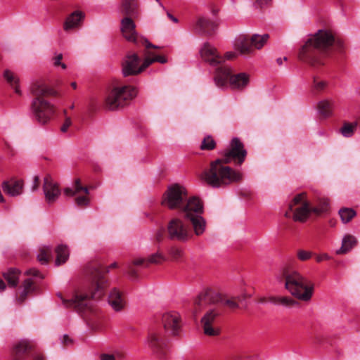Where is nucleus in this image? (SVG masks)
I'll use <instances>...</instances> for the list:
<instances>
[{
    "instance_id": "obj_57",
    "label": "nucleus",
    "mask_w": 360,
    "mask_h": 360,
    "mask_svg": "<svg viewBox=\"0 0 360 360\" xmlns=\"http://www.w3.org/2000/svg\"><path fill=\"white\" fill-rule=\"evenodd\" d=\"M39 184H40V182H39V178L38 176H34V178H33V184H32V191H37L39 187Z\"/></svg>"
},
{
    "instance_id": "obj_9",
    "label": "nucleus",
    "mask_w": 360,
    "mask_h": 360,
    "mask_svg": "<svg viewBox=\"0 0 360 360\" xmlns=\"http://www.w3.org/2000/svg\"><path fill=\"white\" fill-rule=\"evenodd\" d=\"M246 150L243 148V144L238 138L231 140L230 148L221 153L222 158L218 160L223 164L234 162L236 165L242 164L246 157Z\"/></svg>"
},
{
    "instance_id": "obj_12",
    "label": "nucleus",
    "mask_w": 360,
    "mask_h": 360,
    "mask_svg": "<svg viewBox=\"0 0 360 360\" xmlns=\"http://www.w3.org/2000/svg\"><path fill=\"white\" fill-rule=\"evenodd\" d=\"M168 238L171 240L186 241L189 238L188 227L179 218H172L167 226Z\"/></svg>"
},
{
    "instance_id": "obj_50",
    "label": "nucleus",
    "mask_w": 360,
    "mask_h": 360,
    "mask_svg": "<svg viewBox=\"0 0 360 360\" xmlns=\"http://www.w3.org/2000/svg\"><path fill=\"white\" fill-rule=\"evenodd\" d=\"M63 59V54L59 53L56 57L53 58V65L55 66L60 65L63 69H66L67 66L65 63H61V60Z\"/></svg>"
},
{
    "instance_id": "obj_26",
    "label": "nucleus",
    "mask_w": 360,
    "mask_h": 360,
    "mask_svg": "<svg viewBox=\"0 0 360 360\" xmlns=\"http://www.w3.org/2000/svg\"><path fill=\"white\" fill-rule=\"evenodd\" d=\"M166 261V257L161 252H157L150 255L148 258H140L133 261V264L139 266L143 265L148 267L150 264H160Z\"/></svg>"
},
{
    "instance_id": "obj_39",
    "label": "nucleus",
    "mask_w": 360,
    "mask_h": 360,
    "mask_svg": "<svg viewBox=\"0 0 360 360\" xmlns=\"http://www.w3.org/2000/svg\"><path fill=\"white\" fill-rule=\"evenodd\" d=\"M357 127V122L350 123L345 122L342 127L340 129V133L346 138L353 136Z\"/></svg>"
},
{
    "instance_id": "obj_11",
    "label": "nucleus",
    "mask_w": 360,
    "mask_h": 360,
    "mask_svg": "<svg viewBox=\"0 0 360 360\" xmlns=\"http://www.w3.org/2000/svg\"><path fill=\"white\" fill-rule=\"evenodd\" d=\"M220 311L217 308L209 309L201 318L200 322L204 333L207 336H217L221 330L217 323Z\"/></svg>"
},
{
    "instance_id": "obj_61",
    "label": "nucleus",
    "mask_w": 360,
    "mask_h": 360,
    "mask_svg": "<svg viewBox=\"0 0 360 360\" xmlns=\"http://www.w3.org/2000/svg\"><path fill=\"white\" fill-rule=\"evenodd\" d=\"M62 343L65 345H69L72 343V340L70 338L68 335H64L63 336Z\"/></svg>"
},
{
    "instance_id": "obj_37",
    "label": "nucleus",
    "mask_w": 360,
    "mask_h": 360,
    "mask_svg": "<svg viewBox=\"0 0 360 360\" xmlns=\"http://www.w3.org/2000/svg\"><path fill=\"white\" fill-rule=\"evenodd\" d=\"M83 191L85 195H89V189L86 186H82L81 185V181L79 179H76L74 182V189L71 188H65L63 191L64 194L67 196H74L77 193Z\"/></svg>"
},
{
    "instance_id": "obj_35",
    "label": "nucleus",
    "mask_w": 360,
    "mask_h": 360,
    "mask_svg": "<svg viewBox=\"0 0 360 360\" xmlns=\"http://www.w3.org/2000/svg\"><path fill=\"white\" fill-rule=\"evenodd\" d=\"M328 85L329 82L321 79L319 76L314 75L312 77L311 90L314 94H321L325 91Z\"/></svg>"
},
{
    "instance_id": "obj_32",
    "label": "nucleus",
    "mask_w": 360,
    "mask_h": 360,
    "mask_svg": "<svg viewBox=\"0 0 360 360\" xmlns=\"http://www.w3.org/2000/svg\"><path fill=\"white\" fill-rule=\"evenodd\" d=\"M20 271L16 268H9L2 274L3 277L7 281L10 288H15L19 283Z\"/></svg>"
},
{
    "instance_id": "obj_49",
    "label": "nucleus",
    "mask_w": 360,
    "mask_h": 360,
    "mask_svg": "<svg viewBox=\"0 0 360 360\" xmlns=\"http://www.w3.org/2000/svg\"><path fill=\"white\" fill-rule=\"evenodd\" d=\"M88 195L79 196L75 198L76 204L79 207H85L87 206L89 203V200L87 197Z\"/></svg>"
},
{
    "instance_id": "obj_2",
    "label": "nucleus",
    "mask_w": 360,
    "mask_h": 360,
    "mask_svg": "<svg viewBox=\"0 0 360 360\" xmlns=\"http://www.w3.org/2000/svg\"><path fill=\"white\" fill-rule=\"evenodd\" d=\"M117 267H118L117 262H113L105 269L100 264L94 263L88 265L86 274L89 276L93 288L91 296L87 294H75L69 299H65L59 293L58 295L60 297L64 307L74 309L77 311H84L87 307V300L89 298L99 299L103 295L105 289L109 285V281L105 274L109 273L110 269Z\"/></svg>"
},
{
    "instance_id": "obj_16",
    "label": "nucleus",
    "mask_w": 360,
    "mask_h": 360,
    "mask_svg": "<svg viewBox=\"0 0 360 360\" xmlns=\"http://www.w3.org/2000/svg\"><path fill=\"white\" fill-rule=\"evenodd\" d=\"M219 295L210 290H207L199 294L195 300L194 314H198L209 304L217 303L219 301Z\"/></svg>"
},
{
    "instance_id": "obj_13",
    "label": "nucleus",
    "mask_w": 360,
    "mask_h": 360,
    "mask_svg": "<svg viewBox=\"0 0 360 360\" xmlns=\"http://www.w3.org/2000/svg\"><path fill=\"white\" fill-rule=\"evenodd\" d=\"M236 57V54L233 51L226 52L224 56H222L224 61L221 65H218L215 71L214 82L217 86L223 87L226 85L228 82V77L232 72V70L228 65L225 63V60H233Z\"/></svg>"
},
{
    "instance_id": "obj_8",
    "label": "nucleus",
    "mask_w": 360,
    "mask_h": 360,
    "mask_svg": "<svg viewBox=\"0 0 360 360\" xmlns=\"http://www.w3.org/2000/svg\"><path fill=\"white\" fill-rule=\"evenodd\" d=\"M34 120L41 125L47 124L55 113L54 106L41 98H34L31 104Z\"/></svg>"
},
{
    "instance_id": "obj_23",
    "label": "nucleus",
    "mask_w": 360,
    "mask_h": 360,
    "mask_svg": "<svg viewBox=\"0 0 360 360\" xmlns=\"http://www.w3.org/2000/svg\"><path fill=\"white\" fill-rule=\"evenodd\" d=\"M108 303L115 311H122L127 304L123 293L116 288L111 290L108 296Z\"/></svg>"
},
{
    "instance_id": "obj_15",
    "label": "nucleus",
    "mask_w": 360,
    "mask_h": 360,
    "mask_svg": "<svg viewBox=\"0 0 360 360\" xmlns=\"http://www.w3.org/2000/svg\"><path fill=\"white\" fill-rule=\"evenodd\" d=\"M162 324L165 330L172 335L179 334L181 329V319L177 312H168L162 315Z\"/></svg>"
},
{
    "instance_id": "obj_6",
    "label": "nucleus",
    "mask_w": 360,
    "mask_h": 360,
    "mask_svg": "<svg viewBox=\"0 0 360 360\" xmlns=\"http://www.w3.org/2000/svg\"><path fill=\"white\" fill-rule=\"evenodd\" d=\"M136 94L137 91L136 88L131 86L114 87L106 96L105 107L111 110L123 108L128 105Z\"/></svg>"
},
{
    "instance_id": "obj_10",
    "label": "nucleus",
    "mask_w": 360,
    "mask_h": 360,
    "mask_svg": "<svg viewBox=\"0 0 360 360\" xmlns=\"http://www.w3.org/2000/svg\"><path fill=\"white\" fill-rule=\"evenodd\" d=\"M148 342L149 347L159 359H163L167 358L169 348L167 340L164 337L161 329L152 330L148 334Z\"/></svg>"
},
{
    "instance_id": "obj_1",
    "label": "nucleus",
    "mask_w": 360,
    "mask_h": 360,
    "mask_svg": "<svg viewBox=\"0 0 360 360\" xmlns=\"http://www.w3.org/2000/svg\"><path fill=\"white\" fill-rule=\"evenodd\" d=\"M333 46L340 54L345 53L346 46L342 39L331 30H320L307 39L299 51L298 58L311 68L318 70L325 65Z\"/></svg>"
},
{
    "instance_id": "obj_54",
    "label": "nucleus",
    "mask_w": 360,
    "mask_h": 360,
    "mask_svg": "<svg viewBox=\"0 0 360 360\" xmlns=\"http://www.w3.org/2000/svg\"><path fill=\"white\" fill-rule=\"evenodd\" d=\"M25 274L27 275H30V276H36V277H39L41 278H43L44 276L40 274V272L37 269H30L29 270H27L26 272H25Z\"/></svg>"
},
{
    "instance_id": "obj_64",
    "label": "nucleus",
    "mask_w": 360,
    "mask_h": 360,
    "mask_svg": "<svg viewBox=\"0 0 360 360\" xmlns=\"http://www.w3.org/2000/svg\"><path fill=\"white\" fill-rule=\"evenodd\" d=\"M323 338L321 335H316L314 337V342L316 344H321L322 342Z\"/></svg>"
},
{
    "instance_id": "obj_33",
    "label": "nucleus",
    "mask_w": 360,
    "mask_h": 360,
    "mask_svg": "<svg viewBox=\"0 0 360 360\" xmlns=\"http://www.w3.org/2000/svg\"><path fill=\"white\" fill-rule=\"evenodd\" d=\"M228 80H229V84L232 89H242L248 84V76L244 72L233 75H231V73Z\"/></svg>"
},
{
    "instance_id": "obj_31",
    "label": "nucleus",
    "mask_w": 360,
    "mask_h": 360,
    "mask_svg": "<svg viewBox=\"0 0 360 360\" xmlns=\"http://www.w3.org/2000/svg\"><path fill=\"white\" fill-rule=\"evenodd\" d=\"M22 290L18 293L16 300L19 304H22L28 295L31 294L35 290L34 281L31 278L25 279L22 284Z\"/></svg>"
},
{
    "instance_id": "obj_59",
    "label": "nucleus",
    "mask_w": 360,
    "mask_h": 360,
    "mask_svg": "<svg viewBox=\"0 0 360 360\" xmlns=\"http://www.w3.org/2000/svg\"><path fill=\"white\" fill-rule=\"evenodd\" d=\"M128 274L132 279L137 278V272L131 265L129 266Z\"/></svg>"
},
{
    "instance_id": "obj_4",
    "label": "nucleus",
    "mask_w": 360,
    "mask_h": 360,
    "mask_svg": "<svg viewBox=\"0 0 360 360\" xmlns=\"http://www.w3.org/2000/svg\"><path fill=\"white\" fill-rule=\"evenodd\" d=\"M328 205V201L323 200L319 206H312L307 198V193L303 192L294 196L284 215L286 218H292L295 221L303 223L311 215L318 217L325 212Z\"/></svg>"
},
{
    "instance_id": "obj_22",
    "label": "nucleus",
    "mask_w": 360,
    "mask_h": 360,
    "mask_svg": "<svg viewBox=\"0 0 360 360\" xmlns=\"http://www.w3.org/2000/svg\"><path fill=\"white\" fill-rule=\"evenodd\" d=\"M24 183L22 179L11 178L4 181L2 189L4 192L11 196H17L22 194Z\"/></svg>"
},
{
    "instance_id": "obj_51",
    "label": "nucleus",
    "mask_w": 360,
    "mask_h": 360,
    "mask_svg": "<svg viewBox=\"0 0 360 360\" xmlns=\"http://www.w3.org/2000/svg\"><path fill=\"white\" fill-rule=\"evenodd\" d=\"M152 63H153V58H146L143 63L141 66L139 68V73L143 72L146 68H147L149 65H150Z\"/></svg>"
},
{
    "instance_id": "obj_29",
    "label": "nucleus",
    "mask_w": 360,
    "mask_h": 360,
    "mask_svg": "<svg viewBox=\"0 0 360 360\" xmlns=\"http://www.w3.org/2000/svg\"><path fill=\"white\" fill-rule=\"evenodd\" d=\"M269 38V34H264L263 35L252 34L249 37V55L252 52L253 49L259 50L266 43Z\"/></svg>"
},
{
    "instance_id": "obj_24",
    "label": "nucleus",
    "mask_w": 360,
    "mask_h": 360,
    "mask_svg": "<svg viewBox=\"0 0 360 360\" xmlns=\"http://www.w3.org/2000/svg\"><path fill=\"white\" fill-rule=\"evenodd\" d=\"M32 94L35 98H41L46 96H53L56 94L55 91L47 86L44 81L39 80L34 82L31 86Z\"/></svg>"
},
{
    "instance_id": "obj_43",
    "label": "nucleus",
    "mask_w": 360,
    "mask_h": 360,
    "mask_svg": "<svg viewBox=\"0 0 360 360\" xmlns=\"http://www.w3.org/2000/svg\"><path fill=\"white\" fill-rule=\"evenodd\" d=\"M217 143L214 138L210 135H207L202 139L200 148L202 150H212L216 148Z\"/></svg>"
},
{
    "instance_id": "obj_58",
    "label": "nucleus",
    "mask_w": 360,
    "mask_h": 360,
    "mask_svg": "<svg viewBox=\"0 0 360 360\" xmlns=\"http://www.w3.org/2000/svg\"><path fill=\"white\" fill-rule=\"evenodd\" d=\"M315 259H316V261L317 262H321L323 260H328V259H330V257H329V255L328 254L323 253V254H321V255H316Z\"/></svg>"
},
{
    "instance_id": "obj_63",
    "label": "nucleus",
    "mask_w": 360,
    "mask_h": 360,
    "mask_svg": "<svg viewBox=\"0 0 360 360\" xmlns=\"http://www.w3.org/2000/svg\"><path fill=\"white\" fill-rule=\"evenodd\" d=\"M143 42L146 46L147 49L153 48V49H158V47L152 44L150 42H149L147 39H144Z\"/></svg>"
},
{
    "instance_id": "obj_28",
    "label": "nucleus",
    "mask_w": 360,
    "mask_h": 360,
    "mask_svg": "<svg viewBox=\"0 0 360 360\" xmlns=\"http://www.w3.org/2000/svg\"><path fill=\"white\" fill-rule=\"evenodd\" d=\"M84 18V14L82 11H75L71 13L65 20L63 28L65 31H68L80 25L81 22Z\"/></svg>"
},
{
    "instance_id": "obj_21",
    "label": "nucleus",
    "mask_w": 360,
    "mask_h": 360,
    "mask_svg": "<svg viewBox=\"0 0 360 360\" xmlns=\"http://www.w3.org/2000/svg\"><path fill=\"white\" fill-rule=\"evenodd\" d=\"M335 101L331 98L321 100L317 103L316 109L321 118L327 119L333 115Z\"/></svg>"
},
{
    "instance_id": "obj_40",
    "label": "nucleus",
    "mask_w": 360,
    "mask_h": 360,
    "mask_svg": "<svg viewBox=\"0 0 360 360\" xmlns=\"http://www.w3.org/2000/svg\"><path fill=\"white\" fill-rule=\"evenodd\" d=\"M339 214L342 221L347 224L356 215V212L352 208L344 207L340 210Z\"/></svg>"
},
{
    "instance_id": "obj_5",
    "label": "nucleus",
    "mask_w": 360,
    "mask_h": 360,
    "mask_svg": "<svg viewBox=\"0 0 360 360\" xmlns=\"http://www.w3.org/2000/svg\"><path fill=\"white\" fill-rule=\"evenodd\" d=\"M201 177L208 186L218 188L239 181L241 174L226 166L221 160H215L210 163L209 168L203 171Z\"/></svg>"
},
{
    "instance_id": "obj_45",
    "label": "nucleus",
    "mask_w": 360,
    "mask_h": 360,
    "mask_svg": "<svg viewBox=\"0 0 360 360\" xmlns=\"http://www.w3.org/2000/svg\"><path fill=\"white\" fill-rule=\"evenodd\" d=\"M169 255L174 262H179L184 256V250L178 247L173 246L169 250Z\"/></svg>"
},
{
    "instance_id": "obj_41",
    "label": "nucleus",
    "mask_w": 360,
    "mask_h": 360,
    "mask_svg": "<svg viewBox=\"0 0 360 360\" xmlns=\"http://www.w3.org/2000/svg\"><path fill=\"white\" fill-rule=\"evenodd\" d=\"M235 49L240 53H245L248 51V37L240 35L235 41Z\"/></svg>"
},
{
    "instance_id": "obj_25",
    "label": "nucleus",
    "mask_w": 360,
    "mask_h": 360,
    "mask_svg": "<svg viewBox=\"0 0 360 360\" xmlns=\"http://www.w3.org/2000/svg\"><path fill=\"white\" fill-rule=\"evenodd\" d=\"M138 0H122L120 13L125 17L136 18L139 15Z\"/></svg>"
},
{
    "instance_id": "obj_38",
    "label": "nucleus",
    "mask_w": 360,
    "mask_h": 360,
    "mask_svg": "<svg viewBox=\"0 0 360 360\" xmlns=\"http://www.w3.org/2000/svg\"><path fill=\"white\" fill-rule=\"evenodd\" d=\"M4 77L6 79V80L7 81V82L9 83L10 85L14 89L15 92L16 94H20V91L19 89V85H18V82H19L18 78L12 72H11L8 70H6L4 71Z\"/></svg>"
},
{
    "instance_id": "obj_19",
    "label": "nucleus",
    "mask_w": 360,
    "mask_h": 360,
    "mask_svg": "<svg viewBox=\"0 0 360 360\" xmlns=\"http://www.w3.org/2000/svg\"><path fill=\"white\" fill-rule=\"evenodd\" d=\"M121 32L124 39L136 44L138 41V34L136 31V25L132 18L124 17L121 20Z\"/></svg>"
},
{
    "instance_id": "obj_44",
    "label": "nucleus",
    "mask_w": 360,
    "mask_h": 360,
    "mask_svg": "<svg viewBox=\"0 0 360 360\" xmlns=\"http://www.w3.org/2000/svg\"><path fill=\"white\" fill-rule=\"evenodd\" d=\"M30 349V345L25 341L18 343L14 347L15 357L14 360H19L18 356L26 353Z\"/></svg>"
},
{
    "instance_id": "obj_56",
    "label": "nucleus",
    "mask_w": 360,
    "mask_h": 360,
    "mask_svg": "<svg viewBox=\"0 0 360 360\" xmlns=\"http://www.w3.org/2000/svg\"><path fill=\"white\" fill-rule=\"evenodd\" d=\"M153 63L158 62L162 64H165L167 62V59L165 56H155L153 57Z\"/></svg>"
},
{
    "instance_id": "obj_62",
    "label": "nucleus",
    "mask_w": 360,
    "mask_h": 360,
    "mask_svg": "<svg viewBox=\"0 0 360 360\" xmlns=\"http://www.w3.org/2000/svg\"><path fill=\"white\" fill-rule=\"evenodd\" d=\"M281 299V297H269L268 300L272 303H274V304H279V301Z\"/></svg>"
},
{
    "instance_id": "obj_34",
    "label": "nucleus",
    "mask_w": 360,
    "mask_h": 360,
    "mask_svg": "<svg viewBox=\"0 0 360 360\" xmlns=\"http://www.w3.org/2000/svg\"><path fill=\"white\" fill-rule=\"evenodd\" d=\"M55 252L56 253V259L55 264L56 266H60L65 264L69 258L70 252L67 245H59L56 248Z\"/></svg>"
},
{
    "instance_id": "obj_53",
    "label": "nucleus",
    "mask_w": 360,
    "mask_h": 360,
    "mask_svg": "<svg viewBox=\"0 0 360 360\" xmlns=\"http://www.w3.org/2000/svg\"><path fill=\"white\" fill-rule=\"evenodd\" d=\"M165 237V229L163 228L159 229L155 234V238L158 242H161Z\"/></svg>"
},
{
    "instance_id": "obj_47",
    "label": "nucleus",
    "mask_w": 360,
    "mask_h": 360,
    "mask_svg": "<svg viewBox=\"0 0 360 360\" xmlns=\"http://www.w3.org/2000/svg\"><path fill=\"white\" fill-rule=\"evenodd\" d=\"M312 252L307 251L304 250H298L297 252V257L298 259L302 262H304L309 259L312 257Z\"/></svg>"
},
{
    "instance_id": "obj_27",
    "label": "nucleus",
    "mask_w": 360,
    "mask_h": 360,
    "mask_svg": "<svg viewBox=\"0 0 360 360\" xmlns=\"http://www.w3.org/2000/svg\"><path fill=\"white\" fill-rule=\"evenodd\" d=\"M195 28L199 33L211 35L216 30L217 25L210 20L201 17L196 22Z\"/></svg>"
},
{
    "instance_id": "obj_3",
    "label": "nucleus",
    "mask_w": 360,
    "mask_h": 360,
    "mask_svg": "<svg viewBox=\"0 0 360 360\" xmlns=\"http://www.w3.org/2000/svg\"><path fill=\"white\" fill-rule=\"evenodd\" d=\"M279 283L290 294L302 301L311 300L314 292V283L300 272L288 266L281 269L275 275Z\"/></svg>"
},
{
    "instance_id": "obj_48",
    "label": "nucleus",
    "mask_w": 360,
    "mask_h": 360,
    "mask_svg": "<svg viewBox=\"0 0 360 360\" xmlns=\"http://www.w3.org/2000/svg\"><path fill=\"white\" fill-rule=\"evenodd\" d=\"M279 304L285 306V307H290L293 306L296 301L292 299L290 297H281V299H279Z\"/></svg>"
},
{
    "instance_id": "obj_18",
    "label": "nucleus",
    "mask_w": 360,
    "mask_h": 360,
    "mask_svg": "<svg viewBox=\"0 0 360 360\" xmlns=\"http://www.w3.org/2000/svg\"><path fill=\"white\" fill-rule=\"evenodd\" d=\"M200 55L205 61L217 68L224 61V58L217 53L216 48L209 43L204 44L200 50Z\"/></svg>"
},
{
    "instance_id": "obj_55",
    "label": "nucleus",
    "mask_w": 360,
    "mask_h": 360,
    "mask_svg": "<svg viewBox=\"0 0 360 360\" xmlns=\"http://www.w3.org/2000/svg\"><path fill=\"white\" fill-rule=\"evenodd\" d=\"M71 124H72V121H71L70 117H66L63 124L62 125V127L60 128L61 131L66 132L68 129L69 128V127L71 125Z\"/></svg>"
},
{
    "instance_id": "obj_42",
    "label": "nucleus",
    "mask_w": 360,
    "mask_h": 360,
    "mask_svg": "<svg viewBox=\"0 0 360 360\" xmlns=\"http://www.w3.org/2000/svg\"><path fill=\"white\" fill-rule=\"evenodd\" d=\"M51 248L49 246H44L39 250V253L37 256L39 262L41 264H47L50 258L51 257Z\"/></svg>"
},
{
    "instance_id": "obj_60",
    "label": "nucleus",
    "mask_w": 360,
    "mask_h": 360,
    "mask_svg": "<svg viewBox=\"0 0 360 360\" xmlns=\"http://www.w3.org/2000/svg\"><path fill=\"white\" fill-rule=\"evenodd\" d=\"M101 360H115V356L108 354H102L100 356Z\"/></svg>"
},
{
    "instance_id": "obj_46",
    "label": "nucleus",
    "mask_w": 360,
    "mask_h": 360,
    "mask_svg": "<svg viewBox=\"0 0 360 360\" xmlns=\"http://www.w3.org/2000/svg\"><path fill=\"white\" fill-rule=\"evenodd\" d=\"M271 3V0H255L253 4V7L255 9H258L260 11L266 9L269 6H270Z\"/></svg>"
},
{
    "instance_id": "obj_20",
    "label": "nucleus",
    "mask_w": 360,
    "mask_h": 360,
    "mask_svg": "<svg viewBox=\"0 0 360 360\" xmlns=\"http://www.w3.org/2000/svg\"><path fill=\"white\" fill-rule=\"evenodd\" d=\"M140 59L137 54L128 55L122 63V73L124 77L139 74V63Z\"/></svg>"
},
{
    "instance_id": "obj_52",
    "label": "nucleus",
    "mask_w": 360,
    "mask_h": 360,
    "mask_svg": "<svg viewBox=\"0 0 360 360\" xmlns=\"http://www.w3.org/2000/svg\"><path fill=\"white\" fill-rule=\"evenodd\" d=\"M240 302V300H238V302H236L234 299H230V300H226L224 303L229 308L234 309L239 307Z\"/></svg>"
},
{
    "instance_id": "obj_36",
    "label": "nucleus",
    "mask_w": 360,
    "mask_h": 360,
    "mask_svg": "<svg viewBox=\"0 0 360 360\" xmlns=\"http://www.w3.org/2000/svg\"><path fill=\"white\" fill-rule=\"evenodd\" d=\"M356 244V240L355 237L349 234L346 235L342 239L341 248L336 251V254H345L348 252Z\"/></svg>"
},
{
    "instance_id": "obj_14",
    "label": "nucleus",
    "mask_w": 360,
    "mask_h": 360,
    "mask_svg": "<svg viewBox=\"0 0 360 360\" xmlns=\"http://www.w3.org/2000/svg\"><path fill=\"white\" fill-rule=\"evenodd\" d=\"M43 191L45 200L48 204L55 202L61 193L58 184L53 179L50 174H46L44 178Z\"/></svg>"
},
{
    "instance_id": "obj_30",
    "label": "nucleus",
    "mask_w": 360,
    "mask_h": 360,
    "mask_svg": "<svg viewBox=\"0 0 360 360\" xmlns=\"http://www.w3.org/2000/svg\"><path fill=\"white\" fill-rule=\"evenodd\" d=\"M186 219L191 222L195 235L200 236L205 232L207 222L202 217V214L195 215L192 217L186 218Z\"/></svg>"
},
{
    "instance_id": "obj_17",
    "label": "nucleus",
    "mask_w": 360,
    "mask_h": 360,
    "mask_svg": "<svg viewBox=\"0 0 360 360\" xmlns=\"http://www.w3.org/2000/svg\"><path fill=\"white\" fill-rule=\"evenodd\" d=\"M180 210L184 213L185 219L192 217L203 213V204L200 199L197 197L189 198L187 197L186 203L184 204Z\"/></svg>"
},
{
    "instance_id": "obj_7",
    "label": "nucleus",
    "mask_w": 360,
    "mask_h": 360,
    "mask_svg": "<svg viewBox=\"0 0 360 360\" xmlns=\"http://www.w3.org/2000/svg\"><path fill=\"white\" fill-rule=\"evenodd\" d=\"M186 188L178 184L169 186L162 195L161 204L169 210H180L187 200Z\"/></svg>"
}]
</instances>
